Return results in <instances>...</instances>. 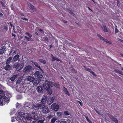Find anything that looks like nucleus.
Instances as JSON below:
<instances>
[{
    "instance_id": "obj_8",
    "label": "nucleus",
    "mask_w": 123,
    "mask_h": 123,
    "mask_svg": "<svg viewBox=\"0 0 123 123\" xmlns=\"http://www.w3.org/2000/svg\"><path fill=\"white\" fill-rule=\"evenodd\" d=\"M25 34L26 35L29 36V37H27L26 36H25V38L28 41H29L33 40L31 38V37L32 36V35L31 34L28 33V32H26L25 33Z\"/></svg>"
},
{
    "instance_id": "obj_47",
    "label": "nucleus",
    "mask_w": 123,
    "mask_h": 123,
    "mask_svg": "<svg viewBox=\"0 0 123 123\" xmlns=\"http://www.w3.org/2000/svg\"><path fill=\"white\" fill-rule=\"evenodd\" d=\"M14 118V117L11 118V121L12 122H13L15 121Z\"/></svg>"
},
{
    "instance_id": "obj_9",
    "label": "nucleus",
    "mask_w": 123,
    "mask_h": 123,
    "mask_svg": "<svg viewBox=\"0 0 123 123\" xmlns=\"http://www.w3.org/2000/svg\"><path fill=\"white\" fill-rule=\"evenodd\" d=\"M42 108V111L43 113H47L49 112V110L48 107L44 106Z\"/></svg>"
},
{
    "instance_id": "obj_6",
    "label": "nucleus",
    "mask_w": 123,
    "mask_h": 123,
    "mask_svg": "<svg viewBox=\"0 0 123 123\" xmlns=\"http://www.w3.org/2000/svg\"><path fill=\"white\" fill-rule=\"evenodd\" d=\"M108 116L111 121L115 123H118V121L114 116L111 115L109 114Z\"/></svg>"
},
{
    "instance_id": "obj_55",
    "label": "nucleus",
    "mask_w": 123,
    "mask_h": 123,
    "mask_svg": "<svg viewBox=\"0 0 123 123\" xmlns=\"http://www.w3.org/2000/svg\"><path fill=\"white\" fill-rule=\"evenodd\" d=\"M3 92H3V91L0 89V94H2L3 93Z\"/></svg>"
},
{
    "instance_id": "obj_38",
    "label": "nucleus",
    "mask_w": 123,
    "mask_h": 123,
    "mask_svg": "<svg viewBox=\"0 0 123 123\" xmlns=\"http://www.w3.org/2000/svg\"><path fill=\"white\" fill-rule=\"evenodd\" d=\"M44 120L43 119L40 120L38 121V123H43Z\"/></svg>"
},
{
    "instance_id": "obj_29",
    "label": "nucleus",
    "mask_w": 123,
    "mask_h": 123,
    "mask_svg": "<svg viewBox=\"0 0 123 123\" xmlns=\"http://www.w3.org/2000/svg\"><path fill=\"white\" fill-rule=\"evenodd\" d=\"M17 77V75H14L11 77L10 79L12 81H13Z\"/></svg>"
},
{
    "instance_id": "obj_16",
    "label": "nucleus",
    "mask_w": 123,
    "mask_h": 123,
    "mask_svg": "<svg viewBox=\"0 0 123 123\" xmlns=\"http://www.w3.org/2000/svg\"><path fill=\"white\" fill-rule=\"evenodd\" d=\"M18 64L19 68L18 69H19L18 70H20L24 67V64L23 63H20Z\"/></svg>"
},
{
    "instance_id": "obj_56",
    "label": "nucleus",
    "mask_w": 123,
    "mask_h": 123,
    "mask_svg": "<svg viewBox=\"0 0 123 123\" xmlns=\"http://www.w3.org/2000/svg\"><path fill=\"white\" fill-rule=\"evenodd\" d=\"M118 32V31L116 29L115 30V33H117Z\"/></svg>"
},
{
    "instance_id": "obj_57",
    "label": "nucleus",
    "mask_w": 123,
    "mask_h": 123,
    "mask_svg": "<svg viewBox=\"0 0 123 123\" xmlns=\"http://www.w3.org/2000/svg\"><path fill=\"white\" fill-rule=\"evenodd\" d=\"M63 22L64 23H67V21L64 20H63Z\"/></svg>"
},
{
    "instance_id": "obj_37",
    "label": "nucleus",
    "mask_w": 123,
    "mask_h": 123,
    "mask_svg": "<svg viewBox=\"0 0 123 123\" xmlns=\"http://www.w3.org/2000/svg\"><path fill=\"white\" fill-rule=\"evenodd\" d=\"M64 113L65 115H70V113L67 111H65L64 112Z\"/></svg>"
},
{
    "instance_id": "obj_15",
    "label": "nucleus",
    "mask_w": 123,
    "mask_h": 123,
    "mask_svg": "<svg viewBox=\"0 0 123 123\" xmlns=\"http://www.w3.org/2000/svg\"><path fill=\"white\" fill-rule=\"evenodd\" d=\"M5 69L6 70H9L12 68L11 67L9 64H6V66L4 67Z\"/></svg>"
},
{
    "instance_id": "obj_33",
    "label": "nucleus",
    "mask_w": 123,
    "mask_h": 123,
    "mask_svg": "<svg viewBox=\"0 0 123 123\" xmlns=\"http://www.w3.org/2000/svg\"><path fill=\"white\" fill-rule=\"evenodd\" d=\"M39 62L42 63H43V64H45L46 63V61L42 59H39Z\"/></svg>"
},
{
    "instance_id": "obj_59",
    "label": "nucleus",
    "mask_w": 123,
    "mask_h": 123,
    "mask_svg": "<svg viewBox=\"0 0 123 123\" xmlns=\"http://www.w3.org/2000/svg\"><path fill=\"white\" fill-rule=\"evenodd\" d=\"M20 14L22 16H24V14L23 13H21Z\"/></svg>"
},
{
    "instance_id": "obj_58",
    "label": "nucleus",
    "mask_w": 123,
    "mask_h": 123,
    "mask_svg": "<svg viewBox=\"0 0 123 123\" xmlns=\"http://www.w3.org/2000/svg\"><path fill=\"white\" fill-rule=\"evenodd\" d=\"M0 16L2 17H3V14L1 13L0 12Z\"/></svg>"
},
{
    "instance_id": "obj_20",
    "label": "nucleus",
    "mask_w": 123,
    "mask_h": 123,
    "mask_svg": "<svg viewBox=\"0 0 123 123\" xmlns=\"http://www.w3.org/2000/svg\"><path fill=\"white\" fill-rule=\"evenodd\" d=\"M6 49V47L5 46L1 47L0 49V54H3L4 52Z\"/></svg>"
},
{
    "instance_id": "obj_7",
    "label": "nucleus",
    "mask_w": 123,
    "mask_h": 123,
    "mask_svg": "<svg viewBox=\"0 0 123 123\" xmlns=\"http://www.w3.org/2000/svg\"><path fill=\"white\" fill-rule=\"evenodd\" d=\"M48 97L47 96H44L43 97L41 100L42 104H43V106H45L47 102Z\"/></svg>"
},
{
    "instance_id": "obj_46",
    "label": "nucleus",
    "mask_w": 123,
    "mask_h": 123,
    "mask_svg": "<svg viewBox=\"0 0 123 123\" xmlns=\"http://www.w3.org/2000/svg\"><path fill=\"white\" fill-rule=\"evenodd\" d=\"M85 117L86 118V120L87 121H88L89 120H90L89 119V118H88V117L86 116H85Z\"/></svg>"
},
{
    "instance_id": "obj_50",
    "label": "nucleus",
    "mask_w": 123,
    "mask_h": 123,
    "mask_svg": "<svg viewBox=\"0 0 123 123\" xmlns=\"http://www.w3.org/2000/svg\"><path fill=\"white\" fill-rule=\"evenodd\" d=\"M60 123H67V122L65 121H61Z\"/></svg>"
},
{
    "instance_id": "obj_53",
    "label": "nucleus",
    "mask_w": 123,
    "mask_h": 123,
    "mask_svg": "<svg viewBox=\"0 0 123 123\" xmlns=\"http://www.w3.org/2000/svg\"><path fill=\"white\" fill-rule=\"evenodd\" d=\"M78 102L79 103L80 105H81V106H82V102H80L79 101H78Z\"/></svg>"
},
{
    "instance_id": "obj_1",
    "label": "nucleus",
    "mask_w": 123,
    "mask_h": 123,
    "mask_svg": "<svg viewBox=\"0 0 123 123\" xmlns=\"http://www.w3.org/2000/svg\"><path fill=\"white\" fill-rule=\"evenodd\" d=\"M54 84L51 81H48L47 80H45L43 84V88L45 90L48 91L49 94L51 95L52 93V90L51 87L53 86Z\"/></svg>"
},
{
    "instance_id": "obj_42",
    "label": "nucleus",
    "mask_w": 123,
    "mask_h": 123,
    "mask_svg": "<svg viewBox=\"0 0 123 123\" xmlns=\"http://www.w3.org/2000/svg\"><path fill=\"white\" fill-rule=\"evenodd\" d=\"M69 12L71 14H72L75 17V15L74 14L72 11H71L70 10L69 11Z\"/></svg>"
},
{
    "instance_id": "obj_63",
    "label": "nucleus",
    "mask_w": 123,
    "mask_h": 123,
    "mask_svg": "<svg viewBox=\"0 0 123 123\" xmlns=\"http://www.w3.org/2000/svg\"><path fill=\"white\" fill-rule=\"evenodd\" d=\"M73 71L75 72V73H76V71L74 69Z\"/></svg>"
},
{
    "instance_id": "obj_14",
    "label": "nucleus",
    "mask_w": 123,
    "mask_h": 123,
    "mask_svg": "<svg viewBox=\"0 0 123 123\" xmlns=\"http://www.w3.org/2000/svg\"><path fill=\"white\" fill-rule=\"evenodd\" d=\"M34 78L33 76H28L27 77L26 80L30 82H33V80H34Z\"/></svg>"
},
{
    "instance_id": "obj_28",
    "label": "nucleus",
    "mask_w": 123,
    "mask_h": 123,
    "mask_svg": "<svg viewBox=\"0 0 123 123\" xmlns=\"http://www.w3.org/2000/svg\"><path fill=\"white\" fill-rule=\"evenodd\" d=\"M26 119H27V120H28V121L29 123H30L31 122V119L33 118L31 117H27L26 118Z\"/></svg>"
},
{
    "instance_id": "obj_44",
    "label": "nucleus",
    "mask_w": 123,
    "mask_h": 123,
    "mask_svg": "<svg viewBox=\"0 0 123 123\" xmlns=\"http://www.w3.org/2000/svg\"><path fill=\"white\" fill-rule=\"evenodd\" d=\"M91 73H92V74L93 75L96 76V74L94 73V72L92 71L91 72Z\"/></svg>"
},
{
    "instance_id": "obj_17",
    "label": "nucleus",
    "mask_w": 123,
    "mask_h": 123,
    "mask_svg": "<svg viewBox=\"0 0 123 123\" xmlns=\"http://www.w3.org/2000/svg\"><path fill=\"white\" fill-rule=\"evenodd\" d=\"M22 114L21 112H19V113H18V114H16V119L17 120L18 119H20V118L21 117L22 115Z\"/></svg>"
},
{
    "instance_id": "obj_27",
    "label": "nucleus",
    "mask_w": 123,
    "mask_h": 123,
    "mask_svg": "<svg viewBox=\"0 0 123 123\" xmlns=\"http://www.w3.org/2000/svg\"><path fill=\"white\" fill-rule=\"evenodd\" d=\"M12 59V58L11 57H10L7 60L6 64H9V63L11 62V61Z\"/></svg>"
},
{
    "instance_id": "obj_19",
    "label": "nucleus",
    "mask_w": 123,
    "mask_h": 123,
    "mask_svg": "<svg viewBox=\"0 0 123 123\" xmlns=\"http://www.w3.org/2000/svg\"><path fill=\"white\" fill-rule=\"evenodd\" d=\"M101 27L105 32H107L108 31V30L107 29L105 25H103Z\"/></svg>"
},
{
    "instance_id": "obj_45",
    "label": "nucleus",
    "mask_w": 123,
    "mask_h": 123,
    "mask_svg": "<svg viewBox=\"0 0 123 123\" xmlns=\"http://www.w3.org/2000/svg\"><path fill=\"white\" fill-rule=\"evenodd\" d=\"M85 117L86 118V120L87 121H88L89 120H90L89 119V118H88V117L86 116H85Z\"/></svg>"
},
{
    "instance_id": "obj_31",
    "label": "nucleus",
    "mask_w": 123,
    "mask_h": 123,
    "mask_svg": "<svg viewBox=\"0 0 123 123\" xmlns=\"http://www.w3.org/2000/svg\"><path fill=\"white\" fill-rule=\"evenodd\" d=\"M114 70L116 73H118L120 74H122V72L121 71L119 70L118 69H115Z\"/></svg>"
},
{
    "instance_id": "obj_51",
    "label": "nucleus",
    "mask_w": 123,
    "mask_h": 123,
    "mask_svg": "<svg viewBox=\"0 0 123 123\" xmlns=\"http://www.w3.org/2000/svg\"><path fill=\"white\" fill-rule=\"evenodd\" d=\"M96 111V112L99 115H101V114L100 112H99L98 111H97V110H95Z\"/></svg>"
},
{
    "instance_id": "obj_39",
    "label": "nucleus",
    "mask_w": 123,
    "mask_h": 123,
    "mask_svg": "<svg viewBox=\"0 0 123 123\" xmlns=\"http://www.w3.org/2000/svg\"><path fill=\"white\" fill-rule=\"evenodd\" d=\"M52 117H53V116L52 115H49L47 117V118L49 120L51 119Z\"/></svg>"
},
{
    "instance_id": "obj_10",
    "label": "nucleus",
    "mask_w": 123,
    "mask_h": 123,
    "mask_svg": "<svg viewBox=\"0 0 123 123\" xmlns=\"http://www.w3.org/2000/svg\"><path fill=\"white\" fill-rule=\"evenodd\" d=\"M40 80L39 78H38L35 79L33 80L32 83L34 85H37L40 82Z\"/></svg>"
},
{
    "instance_id": "obj_36",
    "label": "nucleus",
    "mask_w": 123,
    "mask_h": 123,
    "mask_svg": "<svg viewBox=\"0 0 123 123\" xmlns=\"http://www.w3.org/2000/svg\"><path fill=\"white\" fill-rule=\"evenodd\" d=\"M62 113L61 112H58L57 113V116L59 117H61L62 116Z\"/></svg>"
},
{
    "instance_id": "obj_18",
    "label": "nucleus",
    "mask_w": 123,
    "mask_h": 123,
    "mask_svg": "<svg viewBox=\"0 0 123 123\" xmlns=\"http://www.w3.org/2000/svg\"><path fill=\"white\" fill-rule=\"evenodd\" d=\"M37 91L39 92H43V88L41 86H38L37 87Z\"/></svg>"
},
{
    "instance_id": "obj_12",
    "label": "nucleus",
    "mask_w": 123,
    "mask_h": 123,
    "mask_svg": "<svg viewBox=\"0 0 123 123\" xmlns=\"http://www.w3.org/2000/svg\"><path fill=\"white\" fill-rule=\"evenodd\" d=\"M35 75L37 78H39L43 77V76L42 74H40L39 71H37L35 73Z\"/></svg>"
},
{
    "instance_id": "obj_24",
    "label": "nucleus",
    "mask_w": 123,
    "mask_h": 123,
    "mask_svg": "<svg viewBox=\"0 0 123 123\" xmlns=\"http://www.w3.org/2000/svg\"><path fill=\"white\" fill-rule=\"evenodd\" d=\"M33 63L36 67L41 69L40 65H38L37 62H33Z\"/></svg>"
},
{
    "instance_id": "obj_54",
    "label": "nucleus",
    "mask_w": 123,
    "mask_h": 123,
    "mask_svg": "<svg viewBox=\"0 0 123 123\" xmlns=\"http://www.w3.org/2000/svg\"><path fill=\"white\" fill-rule=\"evenodd\" d=\"M44 38H45V39L47 41L48 40V37H44Z\"/></svg>"
},
{
    "instance_id": "obj_11",
    "label": "nucleus",
    "mask_w": 123,
    "mask_h": 123,
    "mask_svg": "<svg viewBox=\"0 0 123 123\" xmlns=\"http://www.w3.org/2000/svg\"><path fill=\"white\" fill-rule=\"evenodd\" d=\"M54 99L53 97H50L49 98L47 101L48 104L50 105L53 102Z\"/></svg>"
},
{
    "instance_id": "obj_26",
    "label": "nucleus",
    "mask_w": 123,
    "mask_h": 123,
    "mask_svg": "<svg viewBox=\"0 0 123 123\" xmlns=\"http://www.w3.org/2000/svg\"><path fill=\"white\" fill-rule=\"evenodd\" d=\"M54 85L56 88H60V85L59 83H55L54 84Z\"/></svg>"
},
{
    "instance_id": "obj_4",
    "label": "nucleus",
    "mask_w": 123,
    "mask_h": 123,
    "mask_svg": "<svg viewBox=\"0 0 123 123\" xmlns=\"http://www.w3.org/2000/svg\"><path fill=\"white\" fill-rule=\"evenodd\" d=\"M51 108L54 111H57L59 108V106L55 103H53L51 105Z\"/></svg>"
},
{
    "instance_id": "obj_52",
    "label": "nucleus",
    "mask_w": 123,
    "mask_h": 123,
    "mask_svg": "<svg viewBox=\"0 0 123 123\" xmlns=\"http://www.w3.org/2000/svg\"><path fill=\"white\" fill-rule=\"evenodd\" d=\"M4 100H6L5 101V102H6L7 103H8L9 101V99H8V100H7V99H4Z\"/></svg>"
},
{
    "instance_id": "obj_49",
    "label": "nucleus",
    "mask_w": 123,
    "mask_h": 123,
    "mask_svg": "<svg viewBox=\"0 0 123 123\" xmlns=\"http://www.w3.org/2000/svg\"><path fill=\"white\" fill-rule=\"evenodd\" d=\"M117 39L119 41H120L122 42V43H123V40L122 39H120V38H117Z\"/></svg>"
},
{
    "instance_id": "obj_21",
    "label": "nucleus",
    "mask_w": 123,
    "mask_h": 123,
    "mask_svg": "<svg viewBox=\"0 0 123 123\" xmlns=\"http://www.w3.org/2000/svg\"><path fill=\"white\" fill-rule=\"evenodd\" d=\"M19 57L18 54H16L13 58L12 59L13 61L14 62L16 61L18 59Z\"/></svg>"
},
{
    "instance_id": "obj_41",
    "label": "nucleus",
    "mask_w": 123,
    "mask_h": 123,
    "mask_svg": "<svg viewBox=\"0 0 123 123\" xmlns=\"http://www.w3.org/2000/svg\"><path fill=\"white\" fill-rule=\"evenodd\" d=\"M1 3L2 6V7L3 9H5V6L3 2L2 1H0Z\"/></svg>"
},
{
    "instance_id": "obj_30",
    "label": "nucleus",
    "mask_w": 123,
    "mask_h": 123,
    "mask_svg": "<svg viewBox=\"0 0 123 123\" xmlns=\"http://www.w3.org/2000/svg\"><path fill=\"white\" fill-rule=\"evenodd\" d=\"M57 118L55 117L53 118L51 120V123H54L55 122V121L57 120Z\"/></svg>"
},
{
    "instance_id": "obj_40",
    "label": "nucleus",
    "mask_w": 123,
    "mask_h": 123,
    "mask_svg": "<svg viewBox=\"0 0 123 123\" xmlns=\"http://www.w3.org/2000/svg\"><path fill=\"white\" fill-rule=\"evenodd\" d=\"M18 50H16V51H13V54H16V53H17V54L19 53L18 52Z\"/></svg>"
},
{
    "instance_id": "obj_22",
    "label": "nucleus",
    "mask_w": 123,
    "mask_h": 123,
    "mask_svg": "<svg viewBox=\"0 0 123 123\" xmlns=\"http://www.w3.org/2000/svg\"><path fill=\"white\" fill-rule=\"evenodd\" d=\"M30 115L33 118L36 119V113L35 112L32 111L31 113L30 112Z\"/></svg>"
},
{
    "instance_id": "obj_32",
    "label": "nucleus",
    "mask_w": 123,
    "mask_h": 123,
    "mask_svg": "<svg viewBox=\"0 0 123 123\" xmlns=\"http://www.w3.org/2000/svg\"><path fill=\"white\" fill-rule=\"evenodd\" d=\"M43 106V105H42L41 104L36 105V106L37 107V108H38V109H39L40 108H41V107L42 108Z\"/></svg>"
},
{
    "instance_id": "obj_60",
    "label": "nucleus",
    "mask_w": 123,
    "mask_h": 123,
    "mask_svg": "<svg viewBox=\"0 0 123 123\" xmlns=\"http://www.w3.org/2000/svg\"><path fill=\"white\" fill-rule=\"evenodd\" d=\"M88 122L89 123H93L90 120Z\"/></svg>"
},
{
    "instance_id": "obj_35",
    "label": "nucleus",
    "mask_w": 123,
    "mask_h": 123,
    "mask_svg": "<svg viewBox=\"0 0 123 123\" xmlns=\"http://www.w3.org/2000/svg\"><path fill=\"white\" fill-rule=\"evenodd\" d=\"M85 69L87 71L90 72H91L92 70L90 68H87L86 66L84 67Z\"/></svg>"
},
{
    "instance_id": "obj_5",
    "label": "nucleus",
    "mask_w": 123,
    "mask_h": 123,
    "mask_svg": "<svg viewBox=\"0 0 123 123\" xmlns=\"http://www.w3.org/2000/svg\"><path fill=\"white\" fill-rule=\"evenodd\" d=\"M97 36L100 39V40L102 41L103 42L109 44H112V43L111 42L108 41L107 39H106L103 38L100 35L98 34H97Z\"/></svg>"
},
{
    "instance_id": "obj_64",
    "label": "nucleus",
    "mask_w": 123,
    "mask_h": 123,
    "mask_svg": "<svg viewBox=\"0 0 123 123\" xmlns=\"http://www.w3.org/2000/svg\"><path fill=\"white\" fill-rule=\"evenodd\" d=\"M52 44H51V45H50L49 46V47H50V48H51L52 47Z\"/></svg>"
},
{
    "instance_id": "obj_48",
    "label": "nucleus",
    "mask_w": 123,
    "mask_h": 123,
    "mask_svg": "<svg viewBox=\"0 0 123 123\" xmlns=\"http://www.w3.org/2000/svg\"><path fill=\"white\" fill-rule=\"evenodd\" d=\"M4 28L6 31H7L8 30V28L6 26H4Z\"/></svg>"
},
{
    "instance_id": "obj_13",
    "label": "nucleus",
    "mask_w": 123,
    "mask_h": 123,
    "mask_svg": "<svg viewBox=\"0 0 123 123\" xmlns=\"http://www.w3.org/2000/svg\"><path fill=\"white\" fill-rule=\"evenodd\" d=\"M28 6L30 9L33 10L34 11H36L37 10L36 8L30 3L28 4Z\"/></svg>"
},
{
    "instance_id": "obj_3",
    "label": "nucleus",
    "mask_w": 123,
    "mask_h": 123,
    "mask_svg": "<svg viewBox=\"0 0 123 123\" xmlns=\"http://www.w3.org/2000/svg\"><path fill=\"white\" fill-rule=\"evenodd\" d=\"M32 67L30 65H28L25 67L23 71L25 73H28L31 72L32 70Z\"/></svg>"
},
{
    "instance_id": "obj_61",
    "label": "nucleus",
    "mask_w": 123,
    "mask_h": 123,
    "mask_svg": "<svg viewBox=\"0 0 123 123\" xmlns=\"http://www.w3.org/2000/svg\"><path fill=\"white\" fill-rule=\"evenodd\" d=\"M12 35L14 36V37H15L16 35L15 34H13V33H12Z\"/></svg>"
},
{
    "instance_id": "obj_23",
    "label": "nucleus",
    "mask_w": 123,
    "mask_h": 123,
    "mask_svg": "<svg viewBox=\"0 0 123 123\" xmlns=\"http://www.w3.org/2000/svg\"><path fill=\"white\" fill-rule=\"evenodd\" d=\"M63 91L65 94L67 95L68 96L70 95V94L68 92L67 89L65 87H63Z\"/></svg>"
},
{
    "instance_id": "obj_34",
    "label": "nucleus",
    "mask_w": 123,
    "mask_h": 123,
    "mask_svg": "<svg viewBox=\"0 0 123 123\" xmlns=\"http://www.w3.org/2000/svg\"><path fill=\"white\" fill-rule=\"evenodd\" d=\"M14 68H16V70L17 71H18L19 70H18V69H18L19 68L18 67V63L16 64V65H15L14 66Z\"/></svg>"
},
{
    "instance_id": "obj_25",
    "label": "nucleus",
    "mask_w": 123,
    "mask_h": 123,
    "mask_svg": "<svg viewBox=\"0 0 123 123\" xmlns=\"http://www.w3.org/2000/svg\"><path fill=\"white\" fill-rule=\"evenodd\" d=\"M52 56V61H54L55 60H56L57 61H60V60L56 57H55L53 56V54H51Z\"/></svg>"
},
{
    "instance_id": "obj_62",
    "label": "nucleus",
    "mask_w": 123,
    "mask_h": 123,
    "mask_svg": "<svg viewBox=\"0 0 123 123\" xmlns=\"http://www.w3.org/2000/svg\"><path fill=\"white\" fill-rule=\"evenodd\" d=\"M39 31H40V32H43V31L42 30H41V29H40L39 30Z\"/></svg>"
},
{
    "instance_id": "obj_2",
    "label": "nucleus",
    "mask_w": 123,
    "mask_h": 123,
    "mask_svg": "<svg viewBox=\"0 0 123 123\" xmlns=\"http://www.w3.org/2000/svg\"><path fill=\"white\" fill-rule=\"evenodd\" d=\"M10 94L8 93L7 91L3 92L1 95V98H3L4 99H8V98L10 97Z\"/></svg>"
},
{
    "instance_id": "obj_43",
    "label": "nucleus",
    "mask_w": 123,
    "mask_h": 123,
    "mask_svg": "<svg viewBox=\"0 0 123 123\" xmlns=\"http://www.w3.org/2000/svg\"><path fill=\"white\" fill-rule=\"evenodd\" d=\"M21 18L24 20H28V19L26 18H24L23 17H21Z\"/></svg>"
}]
</instances>
